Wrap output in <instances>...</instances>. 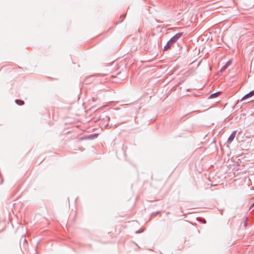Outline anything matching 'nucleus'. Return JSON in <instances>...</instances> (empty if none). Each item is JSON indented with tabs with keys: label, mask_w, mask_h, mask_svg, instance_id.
<instances>
[{
	"label": "nucleus",
	"mask_w": 254,
	"mask_h": 254,
	"mask_svg": "<svg viewBox=\"0 0 254 254\" xmlns=\"http://www.w3.org/2000/svg\"><path fill=\"white\" fill-rule=\"evenodd\" d=\"M231 64V61H229L226 63V64L225 65H227V66L228 67Z\"/></svg>",
	"instance_id": "10"
},
{
	"label": "nucleus",
	"mask_w": 254,
	"mask_h": 254,
	"mask_svg": "<svg viewBox=\"0 0 254 254\" xmlns=\"http://www.w3.org/2000/svg\"><path fill=\"white\" fill-rule=\"evenodd\" d=\"M183 32H180L172 37L167 42L166 45L164 47L163 50L167 51L172 46V45L175 43L183 35Z\"/></svg>",
	"instance_id": "1"
},
{
	"label": "nucleus",
	"mask_w": 254,
	"mask_h": 254,
	"mask_svg": "<svg viewBox=\"0 0 254 254\" xmlns=\"http://www.w3.org/2000/svg\"><path fill=\"white\" fill-rule=\"evenodd\" d=\"M24 242H27V241H26V239H25Z\"/></svg>",
	"instance_id": "14"
},
{
	"label": "nucleus",
	"mask_w": 254,
	"mask_h": 254,
	"mask_svg": "<svg viewBox=\"0 0 254 254\" xmlns=\"http://www.w3.org/2000/svg\"><path fill=\"white\" fill-rule=\"evenodd\" d=\"M140 232L139 231H136V233H139Z\"/></svg>",
	"instance_id": "12"
},
{
	"label": "nucleus",
	"mask_w": 254,
	"mask_h": 254,
	"mask_svg": "<svg viewBox=\"0 0 254 254\" xmlns=\"http://www.w3.org/2000/svg\"><path fill=\"white\" fill-rule=\"evenodd\" d=\"M231 64V61H229L226 63V64L225 65H227V66L228 67Z\"/></svg>",
	"instance_id": "9"
},
{
	"label": "nucleus",
	"mask_w": 254,
	"mask_h": 254,
	"mask_svg": "<svg viewBox=\"0 0 254 254\" xmlns=\"http://www.w3.org/2000/svg\"><path fill=\"white\" fill-rule=\"evenodd\" d=\"M254 95V90L253 91H251L249 93L246 94L244 96L242 97V98L241 99V101L244 100L249 97H251Z\"/></svg>",
	"instance_id": "3"
},
{
	"label": "nucleus",
	"mask_w": 254,
	"mask_h": 254,
	"mask_svg": "<svg viewBox=\"0 0 254 254\" xmlns=\"http://www.w3.org/2000/svg\"><path fill=\"white\" fill-rule=\"evenodd\" d=\"M254 206V204H253H253H252V205H251V207H253V206Z\"/></svg>",
	"instance_id": "13"
},
{
	"label": "nucleus",
	"mask_w": 254,
	"mask_h": 254,
	"mask_svg": "<svg viewBox=\"0 0 254 254\" xmlns=\"http://www.w3.org/2000/svg\"><path fill=\"white\" fill-rule=\"evenodd\" d=\"M243 219H244V226L246 228L247 226V220H248V218L247 217H244L243 218Z\"/></svg>",
	"instance_id": "6"
},
{
	"label": "nucleus",
	"mask_w": 254,
	"mask_h": 254,
	"mask_svg": "<svg viewBox=\"0 0 254 254\" xmlns=\"http://www.w3.org/2000/svg\"><path fill=\"white\" fill-rule=\"evenodd\" d=\"M15 103L19 105H23L24 104V102L21 100L16 99L15 101Z\"/></svg>",
	"instance_id": "5"
},
{
	"label": "nucleus",
	"mask_w": 254,
	"mask_h": 254,
	"mask_svg": "<svg viewBox=\"0 0 254 254\" xmlns=\"http://www.w3.org/2000/svg\"><path fill=\"white\" fill-rule=\"evenodd\" d=\"M227 67H228L227 66V65H224V66H223L221 67V69H220V72H223V71H225V70H226V69Z\"/></svg>",
	"instance_id": "7"
},
{
	"label": "nucleus",
	"mask_w": 254,
	"mask_h": 254,
	"mask_svg": "<svg viewBox=\"0 0 254 254\" xmlns=\"http://www.w3.org/2000/svg\"><path fill=\"white\" fill-rule=\"evenodd\" d=\"M253 204H254V202L253 203Z\"/></svg>",
	"instance_id": "15"
},
{
	"label": "nucleus",
	"mask_w": 254,
	"mask_h": 254,
	"mask_svg": "<svg viewBox=\"0 0 254 254\" xmlns=\"http://www.w3.org/2000/svg\"><path fill=\"white\" fill-rule=\"evenodd\" d=\"M236 130H234L232 132V133L230 134V135L228 138L227 143H231L233 141V140H234V138L236 136Z\"/></svg>",
	"instance_id": "2"
},
{
	"label": "nucleus",
	"mask_w": 254,
	"mask_h": 254,
	"mask_svg": "<svg viewBox=\"0 0 254 254\" xmlns=\"http://www.w3.org/2000/svg\"><path fill=\"white\" fill-rule=\"evenodd\" d=\"M231 64V61H229L226 63V64L225 65H227V66L228 67Z\"/></svg>",
	"instance_id": "8"
},
{
	"label": "nucleus",
	"mask_w": 254,
	"mask_h": 254,
	"mask_svg": "<svg viewBox=\"0 0 254 254\" xmlns=\"http://www.w3.org/2000/svg\"><path fill=\"white\" fill-rule=\"evenodd\" d=\"M221 93L220 91H218L217 92H215L214 93H213L210 95L209 97V99H212L217 97Z\"/></svg>",
	"instance_id": "4"
},
{
	"label": "nucleus",
	"mask_w": 254,
	"mask_h": 254,
	"mask_svg": "<svg viewBox=\"0 0 254 254\" xmlns=\"http://www.w3.org/2000/svg\"><path fill=\"white\" fill-rule=\"evenodd\" d=\"M125 15H121V16H120V18H122V17L124 18L125 17Z\"/></svg>",
	"instance_id": "11"
}]
</instances>
